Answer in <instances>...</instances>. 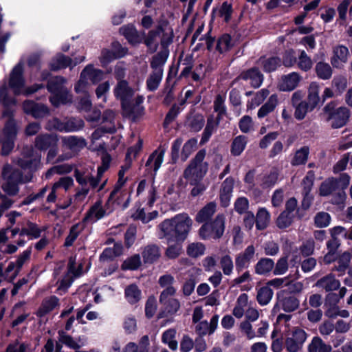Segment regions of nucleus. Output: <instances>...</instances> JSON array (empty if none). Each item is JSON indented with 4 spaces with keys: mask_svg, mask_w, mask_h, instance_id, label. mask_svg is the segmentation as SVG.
Instances as JSON below:
<instances>
[{
    "mask_svg": "<svg viewBox=\"0 0 352 352\" xmlns=\"http://www.w3.org/2000/svg\"><path fill=\"white\" fill-rule=\"evenodd\" d=\"M192 224V219L186 213L177 214L159 224L160 239H166L169 244L164 252L167 258L176 259L181 255V243L186 239Z\"/></svg>",
    "mask_w": 352,
    "mask_h": 352,
    "instance_id": "obj_1",
    "label": "nucleus"
},
{
    "mask_svg": "<svg viewBox=\"0 0 352 352\" xmlns=\"http://www.w3.org/2000/svg\"><path fill=\"white\" fill-rule=\"evenodd\" d=\"M66 82L67 79L61 76H52L47 80V89L52 94L49 100L55 107L72 102V95L65 86Z\"/></svg>",
    "mask_w": 352,
    "mask_h": 352,
    "instance_id": "obj_2",
    "label": "nucleus"
},
{
    "mask_svg": "<svg viewBox=\"0 0 352 352\" xmlns=\"http://www.w3.org/2000/svg\"><path fill=\"white\" fill-rule=\"evenodd\" d=\"M322 116L332 129H336L344 126L349 120L350 111L346 107H337L331 102L322 109Z\"/></svg>",
    "mask_w": 352,
    "mask_h": 352,
    "instance_id": "obj_3",
    "label": "nucleus"
},
{
    "mask_svg": "<svg viewBox=\"0 0 352 352\" xmlns=\"http://www.w3.org/2000/svg\"><path fill=\"white\" fill-rule=\"evenodd\" d=\"M206 151L200 150L190 162V164L184 172V177L187 179L190 184L199 181L207 173L208 164L204 162Z\"/></svg>",
    "mask_w": 352,
    "mask_h": 352,
    "instance_id": "obj_4",
    "label": "nucleus"
},
{
    "mask_svg": "<svg viewBox=\"0 0 352 352\" xmlns=\"http://www.w3.org/2000/svg\"><path fill=\"white\" fill-rule=\"evenodd\" d=\"M2 177L6 180V184L3 186V190L12 196L18 193L19 184L26 183L30 180L27 177L24 179L22 172L19 169L13 168L9 164L3 166Z\"/></svg>",
    "mask_w": 352,
    "mask_h": 352,
    "instance_id": "obj_5",
    "label": "nucleus"
},
{
    "mask_svg": "<svg viewBox=\"0 0 352 352\" xmlns=\"http://www.w3.org/2000/svg\"><path fill=\"white\" fill-rule=\"evenodd\" d=\"M226 228V216L218 214L216 217L204 223L199 230V236L204 240L219 239L224 233Z\"/></svg>",
    "mask_w": 352,
    "mask_h": 352,
    "instance_id": "obj_6",
    "label": "nucleus"
},
{
    "mask_svg": "<svg viewBox=\"0 0 352 352\" xmlns=\"http://www.w3.org/2000/svg\"><path fill=\"white\" fill-rule=\"evenodd\" d=\"M104 72L101 69H95L94 65H87L81 72L80 78L75 85L76 92L80 93L84 90L89 80L93 84H96L103 78Z\"/></svg>",
    "mask_w": 352,
    "mask_h": 352,
    "instance_id": "obj_7",
    "label": "nucleus"
},
{
    "mask_svg": "<svg viewBox=\"0 0 352 352\" xmlns=\"http://www.w3.org/2000/svg\"><path fill=\"white\" fill-rule=\"evenodd\" d=\"M143 100V96H137L129 102L122 104V116L133 122L138 121L144 114V108L142 105Z\"/></svg>",
    "mask_w": 352,
    "mask_h": 352,
    "instance_id": "obj_8",
    "label": "nucleus"
},
{
    "mask_svg": "<svg viewBox=\"0 0 352 352\" xmlns=\"http://www.w3.org/2000/svg\"><path fill=\"white\" fill-rule=\"evenodd\" d=\"M307 338L305 330L295 327L285 340V347L288 352H298Z\"/></svg>",
    "mask_w": 352,
    "mask_h": 352,
    "instance_id": "obj_9",
    "label": "nucleus"
},
{
    "mask_svg": "<svg viewBox=\"0 0 352 352\" xmlns=\"http://www.w3.org/2000/svg\"><path fill=\"white\" fill-rule=\"evenodd\" d=\"M23 67L21 63L16 64L10 74L9 87L12 89L16 96L21 94V89L24 87L25 80L23 76Z\"/></svg>",
    "mask_w": 352,
    "mask_h": 352,
    "instance_id": "obj_10",
    "label": "nucleus"
},
{
    "mask_svg": "<svg viewBox=\"0 0 352 352\" xmlns=\"http://www.w3.org/2000/svg\"><path fill=\"white\" fill-rule=\"evenodd\" d=\"M77 65L78 61H74L71 57L59 52L50 60L48 67L51 72H56L67 67L72 70Z\"/></svg>",
    "mask_w": 352,
    "mask_h": 352,
    "instance_id": "obj_11",
    "label": "nucleus"
},
{
    "mask_svg": "<svg viewBox=\"0 0 352 352\" xmlns=\"http://www.w3.org/2000/svg\"><path fill=\"white\" fill-rule=\"evenodd\" d=\"M167 25V21H162L159 23L155 30H150L147 35L144 36L143 39L144 43L146 45L151 53H153L157 50L158 43L157 38L160 36L162 32H164V27H166Z\"/></svg>",
    "mask_w": 352,
    "mask_h": 352,
    "instance_id": "obj_12",
    "label": "nucleus"
},
{
    "mask_svg": "<svg viewBox=\"0 0 352 352\" xmlns=\"http://www.w3.org/2000/svg\"><path fill=\"white\" fill-rule=\"evenodd\" d=\"M119 32L122 34L128 42L132 45H136L143 41L145 32H139L132 24H128L121 27Z\"/></svg>",
    "mask_w": 352,
    "mask_h": 352,
    "instance_id": "obj_13",
    "label": "nucleus"
},
{
    "mask_svg": "<svg viewBox=\"0 0 352 352\" xmlns=\"http://www.w3.org/2000/svg\"><path fill=\"white\" fill-rule=\"evenodd\" d=\"M114 94L116 97L120 100L122 105L133 99L134 91L129 87L126 80H123L118 82Z\"/></svg>",
    "mask_w": 352,
    "mask_h": 352,
    "instance_id": "obj_14",
    "label": "nucleus"
},
{
    "mask_svg": "<svg viewBox=\"0 0 352 352\" xmlns=\"http://www.w3.org/2000/svg\"><path fill=\"white\" fill-rule=\"evenodd\" d=\"M239 78L250 80L251 86L254 88L259 87L263 81V75L257 67H252L243 72Z\"/></svg>",
    "mask_w": 352,
    "mask_h": 352,
    "instance_id": "obj_15",
    "label": "nucleus"
},
{
    "mask_svg": "<svg viewBox=\"0 0 352 352\" xmlns=\"http://www.w3.org/2000/svg\"><path fill=\"white\" fill-rule=\"evenodd\" d=\"M300 75L296 72L283 76L279 82V89L284 91H292L298 85L300 80Z\"/></svg>",
    "mask_w": 352,
    "mask_h": 352,
    "instance_id": "obj_16",
    "label": "nucleus"
},
{
    "mask_svg": "<svg viewBox=\"0 0 352 352\" xmlns=\"http://www.w3.org/2000/svg\"><path fill=\"white\" fill-rule=\"evenodd\" d=\"M218 321L219 316L214 315L210 322H208L206 320H204L198 323L195 327V331L200 337H202L207 333L210 335L213 333L217 329Z\"/></svg>",
    "mask_w": 352,
    "mask_h": 352,
    "instance_id": "obj_17",
    "label": "nucleus"
},
{
    "mask_svg": "<svg viewBox=\"0 0 352 352\" xmlns=\"http://www.w3.org/2000/svg\"><path fill=\"white\" fill-rule=\"evenodd\" d=\"M58 136L56 133L45 134V150H48L47 160L51 162L57 155Z\"/></svg>",
    "mask_w": 352,
    "mask_h": 352,
    "instance_id": "obj_18",
    "label": "nucleus"
},
{
    "mask_svg": "<svg viewBox=\"0 0 352 352\" xmlns=\"http://www.w3.org/2000/svg\"><path fill=\"white\" fill-rule=\"evenodd\" d=\"M234 184V180L232 177L226 178L222 183L219 197L221 205L223 207H227L229 204Z\"/></svg>",
    "mask_w": 352,
    "mask_h": 352,
    "instance_id": "obj_19",
    "label": "nucleus"
},
{
    "mask_svg": "<svg viewBox=\"0 0 352 352\" xmlns=\"http://www.w3.org/2000/svg\"><path fill=\"white\" fill-rule=\"evenodd\" d=\"M22 109L25 114L35 118L42 117L44 113V104H38L33 100H25L22 104Z\"/></svg>",
    "mask_w": 352,
    "mask_h": 352,
    "instance_id": "obj_20",
    "label": "nucleus"
},
{
    "mask_svg": "<svg viewBox=\"0 0 352 352\" xmlns=\"http://www.w3.org/2000/svg\"><path fill=\"white\" fill-rule=\"evenodd\" d=\"M316 286L329 292L338 289L340 286V283L334 275L329 274L318 280Z\"/></svg>",
    "mask_w": 352,
    "mask_h": 352,
    "instance_id": "obj_21",
    "label": "nucleus"
},
{
    "mask_svg": "<svg viewBox=\"0 0 352 352\" xmlns=\"http://www.w3.org/2000/svg\"><path fill=\"white\" fill-rule=\"evenodd\" d=\"M217 204L215 202H210L204 206L196 214L195 221L199 223L208 222L216 212Z\"/></svg>",
    "mask_w": 352,
    "mask_h": 352,
    "instance_id": "obj_22",
    "label": "nucleus"
},
{
    "mask_svg": "<svg viewBox=\"0 0 352 352\" xmlns=\"http://www.w3.org/2000/svg\"><path fill=\"white\" fill-rule=\"evenodd\" d=\"M255 254V248L251 245H249L243 252L237 255L235 259L236 269L239 271L246 267Z\"/></svg>",
    "mask_w": 352,
    "mask_h": 352,
    "instance_id": "obj_23",
    "label": "nucleus"
},
{
    "mask_svg": "<svg viewBox=\"0 0 352 352\" xmlns=\"http://www.w3.org/2000/svg\"><path fill=\"white\" fill-rule=\"evenodd\" d=\"M334 56L331 59V64L335 67H340V63L347 61L349 50L344 45H339L333 49Z\"/></svg>",
    "mask_w": 352,
    "mask_h": 352,
    "instance_id": "obj_24",
    "label": "nucleus"
},
{
    "mask_svg": "<svg viewBox=\"0 0 352 352\" xmlns=\"http://www.w3.org/2000/svg\"><path fill=\"white\" fill-rule=\"evenodd\" d=\"M142 254L145 263H154L159 259L161 255L159 247L154 244L146 245Z\"/></svg>",
    "mask_w": 352,
    "mask_h": 352,
    "instance_id": "obj_25",
    "label": "nucleus"
},
{
    "mask_svg": "<svg viewBox=\"0 0 352 352\" xmlns=\"http://www.w3.org/2000/svg\"><path fill=\"white\" fill-rule=\"evenodd\" d=\"M308 91V96L305 101H307L309 109L314 110L320 102L319 85L316 82L311 83Z\"/></svg>",
    "mask_w": 352,
    "mask_h": 352,
    "instance_id": "obj_26",
    "label": "nucleus"
},
{
    "mask_svg": "<svg viewBox=\"0 0 352 352\" xmlns=\"http://www.w3.org/2000/svg\"><path fill=\"white\" fill-rule=\"evenodd\" d=\"M105 210L102 208L100 202H96L88 211L82 219V223H87L90 221L98 220L102 218L105 214Z\"/></svg>",
    "mask_w": 352,
    "mask_h": 352,
    "instance_id": "obj_27",
    "label": "nucleus"
},
{
    "mask_svg": "<svg viewBox=\"0 0 352 352\" xmlns=\"http://www.w3.org/2000/svg\"><path fill=\"white\" fill-rule=\"evenodd\" d=\"M141 294V290L135 284H131L124 289L125 298L131 305H134L140 300Z\"/></svg>",
    "mask_w": 352,
    "mask_h": 352,
    "instance_id": "obj_28",
    "label": "nucleus"
},
{
    "mask_svg": "<svg viewBox=\"0 0 352 352\" xmlns=\"http://www.w3.org/2000/svg\"><path fill=\"white\" fill-rule=\"evenodd\" d=\"M332 347L327 344L320 337L315 336L308 346V352H331Z\"/></svg>",
    "mask_w": 352,
    "mask_h": 352,
    "instance_id": "obj_29",
    "label": "nucleus"
},
{
    "mask_svg": "<svg viewBox=\"0 0 352 352\" xmlns=\"http://www.w3.org/2000/svg\"><path fill=\"white\" fill-rule=\"evenodd\" d=\"M162 304L164 305V310L159 313L158 318L166 317V314H175L180 308V302L175 298H169Z\"/></svg>",
    "mask_w": 352,
    "mask_h": 352,
    "instance_id": "obj_30",
    "label": "nucleus"
},
{
    "mask_svg": "<svg viewBox=\"0 0 352 352\" xmlns=\"http://www.w3.org/2000/svg\"><path fill=\"white\" fill-rule=\"evenodd\" d=\"M256 227L259 230H265L270 221L269 212L264 208H259L255 217Z\"/></svg>",
    "mask_w": 352,
    "mask_h": 352,
    "instance_id": "obj_31",
    "label": "nucleus"
},
{
    "mask_svg": "<svg viewBox=\"0 0 352 352\" xmlns=\"http://www.w3.org/2000/svg\"><path fill=\"white\" fill-rule=\"evenodd\" d=\"M164 153L165 151L164 149L161 150L160 153H158L157 151H155L148 157V159L146 163V166L148 168H152L153 166L154 175H155L156 172L160 168L162 163Z\"/></svg>",
    "mask_w": 352,
    "mask_h": 352,
    "instance_id": "obj_32",
    "label": "nucleus"
},
{
    "mask_svg": "<svg viewBox=\"0 0 352 352\" xmlns=\"http://www.w3.org/2000/svg\"><path fill=\"white\" fill-rule=\"evenodd\" d=\"M85 122L80 118L71 117L63 122V131L74 132L82 129Z\"/></svg>",
    "mask_w": 352,
    "mask_h": 352,
    "instance_id": "obj_33",
    "label": "nucleus"
},
{
    "mask_svg": "<svg viewBox=\"0 0 352 352\" xmlns=\"http://www.w3.org/2000/svg\"><path fill=\"white\" fill-rule=\"evenodd\" d=\"M274 267V262L272 259L268 258H262L255 265V272L260 275H264L270 273Z\"/></svg>",
    "mask_w": 352,
    "mask_h": 352,
    "instance_id": "obj_34",
    "label": "nucleus"
},
{
    "mask_svg": "<svg viewBox=\"0 0 352 352\" xmlns=\"http://www.w3.org/2000/svg\"><path fill=\"white\" fill-rule=\"evenodd\" d=\"M282 309L286 312L296 310L300 305L299 300L294 296H285L280 301Z\"/></svg>",
    "mask_w": 352,
    "mask_h": 352,
    "instance_id": "obj_35",
    "label": "nucleus"
},
{
    "mask_svg": "<svg viewBox=\"0 0 352 352\" xmlns=\"http://www.w3.org/2000/svg\"><path fill=\"white\" fill-rule=\"evenodd\" d=\"M168 54L166 52H160L153 56L151 67L154 72L163 73L162 67L166 61Z\"/></svg>",
    "mask_w": 352,
    "mask_h": 352,
    "instance_id": "obj_36",
    "label": "nucleus"
},
{
    "mask_svg": "<svg viewBox=\"0 0 352 352\" xmlns=\"http://www.w3.org/2000/svg\"><path fill=\"white\" fill-rule=\"evenodd\" d=\"M41 162V158H32L30 155L23 159L18 160V165L24 170H30L31 172L36 170L39 164Z\"/></svg>",
    "mask_w": 352,
    "mask_h": 352,
    "instance_id": "obj_37",
    "label": "nucleus"
},
{
    "mask_svg": "<svg viewBox=\"0 0 352 352\" xmlns=\"http://www.w3.org/2000/svg\"><path fill=\"white\" fill-rule=\"evenodd\" d=\"M247 144V137L239 135L236 137L232 143L231 153L234 156H239L243 151Z\"/></svg>",
    "mask_w": 352,
    "mask_h": 352,
    "instance_id": "obj_38",
    "label": "nucleus"
},
{
    "mask_svg": "<svg viewBox=\"0 0 352 352\" xmlns=\"http://www.w3.org/2000/svg\"><path fill=\"white\" fill-rule=\"evenodd\" d=\"M63 144L69 149L75 151L86 146L85 140L76 136H69L63 139Z\"/></svg>",
    "mask_w": 352,
    "mask_h": 352,
    "instance_id": "obj_39",
    "label": "nucleus"
},
{
    "mask_svg": "<svg viewBox=\"0 0 352 352\" xmlns=\"http://www.w3.org/2000/svg\"><path fill=\"white\" fill-rule=\"evenodd\" d=\"M258 63L263 67L265 72H271L274 71L280 65V60L278 57H270L269 58L262 57Z\"/></svg>",
    "mask_w": 352,
    "mask_h": 352,
    "instance_id": "obj_40",
    "label": "nucleus"
},
{
    "mask_svg": "<svg viewBox=\"0 0 352 352\" xmlns=\"http://www.w3.org/2000/svg\"><path fill=\"white\" fill-rule=\"evenodd\" d=\"M278 102L277 96L272 95L267 102L263 104L258 111V117L263 118L272 112L276 107Z\"/></svg>",
    "mask_w": 352,
    "mask_h": 352,
    "instance_id": "obj_41",
    "label": "nucleus"
},
{
    "mask_svg": "<svg viewBox=\"0 0 352 352\" xmlns=\"http://www.w3.org/2000/svg\"><path fill=\"white\" fill-rule=\"evenodd\" d=\"M273 296V291L269 287H261L256 295V299L258 303L261 305H267Z\"/></svg>",
    "mask_w": 352,
    "mask_h": 352,
    "instance_id": "obj_42",
    "label": "nucleus"
},
{
    "mask_svg": "<svg viewBox=\"0 0 352 352\" xmlns=\"http://www.w3.org/2000/svg\"><path fill=\"white\" fill-rule=\"evenodd\" d=\"M295 214H289L285 211H283L276 220V224L280 229H285L290 226L294 221Z\"/></svg>",
    "mask_w": 352,
    "mask_h": 352,
    "instance_id": "obj_43",
    "label": "nucleus"
},
{
    "mask_svg": "<svg viewBox=\"0 0 352 352\" xmlns=\"http://www.w3.org/2000/svg\"><path fill=\"white\" fill-rule=\"evenodd\" d=\"M309 153V148L308 146H303L300 149L296 151L292 161L293 166H298L305 164L307 160Z\"/></svg>",
    "mask_w": 352,
    "mask_h": 352,
    "instance_id": "obj_44",
    "label": "nucleus"
},
{
    "mask_svg": "<svg viewBox=\"0 0 352 352\" xmlns=\"http://www.w3.org/2000/svg\"><path fill=\"white\" fill-rule=\"evenodd\" d=\"M317 76L324 80L329 79L332 75V69L328 63L319 62L316 65Z\"/></svg>",
    "mask_w": 352,
    "mask_h": 352,
    "instance_id": "obj_45",
    "label": "nucleus"
},
{
    "mask_svg": "<svg viewBox=\"0 0 352 352\" xmlns=\"http://www.w3.org/2000/svg\"><path fill=\"white\" fill-rule=\"evenodd\" d=\"M4 138L16 139L17 135V126L15 120H8L3 129Z\"/></svg>",
    "mask_w": 352,
    "mask_h": 352,
    "instance_id": "obj_46",
    "label": "nucleus"
},
{
    "mask_svg": "<svg viewBox=\"0 0 352 352\" xmlns=\"http://www.w3.org/2000/svg\"><path fill=\"white\" fill-rule=\"evenodd\" d=\"M30 255H31V250L28 249V250L23 251V253L21 254L18 256L16 261V269L10 278V282H12L16 278V277L18 276L23 264L28 259L30 258Z\"/></svg>",
    "mask_w": 352,
    "mask_h": 352,
    "instance_id": "obj_47",
    "label": "nucleus"
},
{
    "mask_svg": "<svg viewBox=\"0 0 352 352\" xmlns=\"http://www.w3.org/2000/svg\"><path fill=\"white\" fill-rule=\"evenodd\" d=\"M351 255L349 252H345L338 258V265L334 267V270L344 272L349 267Z\"/></svg>",
    "mask_w": 352,
    "mask_h": 352,
    "instance_id": "obj_48",
    "label": "nucleus"
},
{
    "mask_svg": "<svg viewBox=\"0 0 352 352\" xmlns=\"http://www.w3.org/2000/svg\"><path fill=\"white\" fill-rule=\"evenodd\" d=\"M162 75L163 73L162 72H152L146 80V85L148 90L155 91L157 89L162 80Z\"/></svg>",
    "mask_w": 352,
    "mask_h": 352,
    "instance_id": "obj_49",
    "label": "nucleus"
},
{
    "mask_svg": "<svg viewBox=\"0 0 352 352\" xmlns=\"http://www.w3.org/2000/svg\"><path fill=\"white\" fill-rule=\"evenodd\" d=\"M219 120H214L212 118L208 119L206 126L204 129L203 136L201 140V143L207 142L211 136L213 131L217 128Z\"/></svg>",
    "mask_w": 352,
    "mask_h": 352,
    "instance_id": "obj_50",
    "label": "nucleus"
},
{
    "mask_svg": "<svg viewBox=\"0 0 352 352\" xmlns=\"http://www.w3.org/2000/svg\"><path fill=\"white\" fill-rule=\"evenodd\" d=\"M175 334V330L170 329L166 331L162 338L163 342L168 344L169 348L173 351L177 349V342L174 340Z\"/></svg>",
    "mask_w": 352,
    "mask_h": 352,
    "instance_id": "obj_51",
    "label": "nucleus"
},
{
    "mask_svg": "<svg viewBox=\"0 0 352 352\" xmlns=\"http://www.w3.org/2000/svg\"><path fill=\"white\" fill-rule=\"evenodd\" d=\"M233 44L232 43L231 37L228 34H223L220 37L217 43L216 49L220 52L223 53L229 50Z\"/></svg>",
    "mask_w": 352,
    "mask_h": 352,
    "instance_id": "obj_52",
    "label": "nucleus"
},
{
    "mask_svg": "<svg viewBox=\"0 0 352 352\" xmlns=\"http://www.w3.org/2000/svg\"><path fill=\"white\" fill-rule=\"evenodd\" d=\"M141 265V259L139 254H135L130 258H128L124 261L122 265V269L124 270H137Z\"/></svg>",
    "mask_w": 352,
    "mask_h": 352,
    "instance_id": "obj_53",
    "label": "nucleus"
},
{
    "mask_svg": "<svg viewBox=\"0 0 352 352\" xmlns=\"http://www.w3.org/2000/svg\"><path fill=\"white\" fill-rule=\"evenodd\" d=\"M336 190V183L334 179L332 178L322 182L320 186L319 190L321 196H327Z\"/></svg>",
    "mask_w": 352,
    "mask_h": 352,
    "instance_id": "obj_54",
    "label": "nucleus"
},
{
    "mask_svg": "<svg viewBox=\"0 0 352 352\" xmlns=\"http://www.w3.org/2000/svg\"><path fill=\"white\" fill-rule=\"evenodd\" d=\"M331 221L330 215L325 212H318L314 217V223L318 228L327 227Z\"/></svg>",
    "mask_w": 352,
    "mask_h": 352,
    "instance_id": "obj_55",
    "label": "nucleus"
},
{
    "mask_svg": "<svg viewBox=\"0 0 352 352\" xmlns=\"http://www.w3.org/2000/svg\"><path fill=\"white\" fill-rule=\"evenodd\" d=\"M313 65V63L309 56H307L305 51H302L298 57V66L303 71H309Z\"/></svg>",
    "mask_w": 352,
    "mask_h": 352,
    "instance_id": "obj_56",
    "label": "nucleus"
},
{
    "mask_svg": "<svg viewBox=\"0 0 352 352\" xmlns=\"http://www.w3.org/2000/svg\"><path fill=\"white\" fill-rule=\"evenodd\" d=\"M158 212L157 211H153L146 214L144 209L138 210L133 215L135 219H140L144 223H146L157 217Z\"/></svg>",
    "mask_w": 352,
    "mask_h": 352,
    "instance_id": "obj_57",
    "label": "nucleus"
},
{
    "mask_svg": "<svg viewBox=\"0 0 352 352\" xmlns=\"http://www.w3.org/2000/svg\"><path fill=\"white\" fill-rule=\"evenodd\" d=\"M205 250V246L201 243H192L187 248V253L190 256L196 258L202 255Z\"/></svg>",
    "mask_w": 352,
    "mask_h": 352,
    "instance_id": "obj_58",
    "label": "nucleus"
},
{
    "mask_svg": "<svg viewBox=\"0 0 352 352\" xmlns=\"http://www.w3.org/2000/svg\"><path fill=\"white\" fill-rule=\"evenodd\" d=\"M80 231L81 229L80 228V226L78 224H75L73 226H72L69 230V233L65 239L64 246L69 247L72 245L73 243L79 235Z\"/></svg>",
    "mask_w": 352,
    "mask_h": 352,
    "instance_id": "obj_59",
    "label": "nucleus"
},
{
    "mask_svg": "<svg viewBox=\"0 0 352 352\" xmlns=\"http://www.w3.org/2000/svg\"><path fill=\"white\" fill-rule=\"evenodd\" d=\"M315 180V174L313 170H309L302 182V192H310Z\"/></svg>",
    "mask_w": 352,
    "mask_h": 352,
    "instance_id": "obj_60",
    "label": "nucleus"
},
{
    "mask_svg": "<svg viewBox=\"0 0 352 352\" xmlns=\"http://www.w3.org/2000/svg\"><path fill=\"white\" fill-rule=\"evenodd\" d=\"M196 145L197 140L194 138L190 139L184 144L181 154V157L183 161H186L187 160Z\"/></svg>",
    "mask_w": 352,
    "mask_h": 352,
    "instance_id": "obj_61",
    "label": "nucleus"
},
{
    "mask_svg": "<svg viewBox=\"0 0 352 352\" xmlns=\"http://www.w3.org/2000/svg\"><path fill=\"white\" fill-rule=\"evenodd\" d=\"M59 341L62 343L65 344L67 346L73 349H78L80 348V345L78 344L76 341L74 340L73 338L67 334H66L64 331H59Z\"/></svg>",
    "mask_w": 352,
    "mask_h": 352,
    "instance_id": "obj_62",
    "label": "nucleus"
},
{
    "mask_svg": "<svg viewBox=\"0 0 352 352\" xmlns=\"http://www.w3.org/2000/svg\"><path fill=\"white\" fill-rule=\"evenodd\" d=\"M220 265L225 275L231 274L234 265L230 256L225 255L222 256L220 261Z\"/></svg>",
    "mask_w": 352,
    "mask_h": 352,
    "instance_id": "obj_63",
    "label": "nucleus"
},
{
    "mask_svg": "<svg viewBox=\"0 0 352 352\" xmlns=\"http://www.w3.org/2000/svg\"><path fill=\"white\" fill-rule=\"evenodd\" d=\"M274 274L275 275L284 274L288 270V263L287 257L280 258L274 265Z\"/></svg>",
    "mask_w": 352,
    "mask_h": 352,
    "instance_id": "obj_64",
    "label": "nucleus"
}]
</instances>
